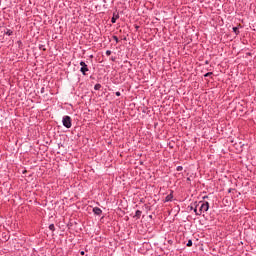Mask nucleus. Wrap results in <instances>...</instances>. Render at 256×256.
<instances>
[{"label": "nucleus", "instance_id": "11", "mask_svg": "<svg viewBox=\"0 0 256 256\" xmlns=\"http://www.w3.org/2000/svg\"><path fill=\"white\" fill-rule=\"evenodd\" d=\"M211 75H213V72H208L204 75V77H211Z\"/></svg>", "mask_w": 256, "mask_h": 256}, {"label": "nucleus", "instance_id": "3", "mask_svg": "<svg viewBox=\"0 0 256 256\" xmlns=\"http://www.w3.org/2000/svg\"><path fill=\"white\" fill-rule=\"evenodd\" d=\"M80 65H81L80 71H81V73H82L83 75H85V73H86L87 71H89V68L87 67V64H86L85 62H83V61L80 62Z\"/></svg>", "mask_w": 256, "mask_h": 256}, {"label": "nucleus", "instance_id": "14", "mask_svg": "<svg viewBox=\"0 0 256 256\" xmlns=\"http://www.w3.org/2000/svg\"><path fill=\"white\" fill-rule=\"evenodd\" d=\"M106 55H108V56L111 55V50H107Z\"/></svg>", "mask_w": 256, "mask_h": 256}, {"label": "nucleus", "instance_id": "13", "mask_svg": "<svg viewBox=\"0 0 256 256\" xmlns=\"http://www.w3.org/2000/svg\"><path fill=\"white\" fill-rule=\"evenodd\" d=\"M177 171H183V167L182 166H178L177 167Z\"/></svg>", "mask_w": 256, "mask_h": 256}, {"label": "nucleus", "instance_id": "17", "mask_svg": "<svg viewBox=\"0 0 256 256\" xmlns=\"http://www.w3.org/2000/svg\"><path fill=\"white\" fill-rule=\"evenodd\" d=\"M13 32H7V35H11Z\"/></svg>", "mask_w": 256, "mask_h": 256}, {"label": "nucleus", "instance_id": "4", "mask_svg": "<svg viewBox=\"0 0 256 256\" xmlns=\"http://www.w3.org/2000/svg\"><path fill=\"white\" fill-rule=\"evenodd\" d=\"M93 213H94L95 215H101V213H103V211H102L101 208H99V207H94V208H93Z\"/></svg>", "mask_w": 256, "mask_h": 256}, {"label": "nucleus", "instance_id": "7", "mask_svg": "<svg viewBox=\"0 0 256 256\" xmlns=\"http://www.w3.org/2000/svg\"><path fill=\"white\" fill-rule=\"evenodd\" d=\"M94 89H95V91H99V89H101V84H96L94 86Z\"/></svg>", "mask_w": 256, "mask_h": 256}, {"label": "nucleus", "instance_id": "1", "mask_svg": "<svg viewBox=\"0 0 256 256\" xmlns=\"http://www.w3.org/2000/svg\"><path fill=\"white\" fill-rule=\"evenodd\" d=\"M207 211H209V202H199L196 209H194L196 215H201Z\"/></svg>", "mask_w": 256, "mask_h": 256}, {"label": "nucleus", "instance_id": "2", "mask_svg": "<svg viewBox=\"0 0 256 256\" xmlns=\"http://www.w3.org/2000/svg\"><path fill=\"white\" fill-rule=\"evenodd\" d=\"M62 123L66 129H71L72 123L71 118L69 116H64L62 119Z\"/></svg>", "mask_w": 256, "mask_h": 256}, {"label": "nucleus", "instance_id": "16", "mask_svg": "<svg viewBox=\"0 0 256 256\" xmlns=\"http://www.w3.org/2000/svg\"><path fill=\"white\" fill-rule=\"evenodd\" d=\"M117 97L121 96V92H116Z\"/></svg>", "mask_w": 256, "mask_h": 256}, {"label": "nucleus", "instance_id": "15", "mask_svg": "<svg viewBox=\"0 0 256 256\" xmlns=\"http://www.w3.org/2000/svg\"><path fill=\"white\" fill-rule=\"evenodd\" d=\"M233 31H234V33H237L238 28H237V27H234V28H233Z\"/></svg>", "mask_w": 256, "mask_h": 256}, {"label": "nucleus", "instance_id": "6", "mask_svg": "<svg viewBox=\"0 0 256 256\" xmlns=\"http://www.w3.org/2000/svg\"><path fill=\"white\" fill-rule=\"evenodd\" d=\"M141 211L140 210H137L136 212H135V216L134 217H136V219H141Z\"/></svg>", "mask_w": 256, "mask_h": 256}, {"label": "nucleus", "instance_id": "9", "mask_svg": "<svg viewBox=\"0 0 256 256\" xmlns=\"http://www.w3.org/2000/svg\"><path fill=\"white\" fill-rule=\"evenodd\" d=\"M118 18H119L118 16H116V18H115V17H112L111 23H116V21H117Z\"/></svg>", "mask_w": 256, "mask_h": 256}, {"label": "nucleus", "instance_id": "8", "mask_svg": "<svg viewBox=\"0 0 256 256\" xmlns=\"http://www.w3.org/2000/svg\"><path fill=\"white\" fill-rule=\"evenodd\" d=\"M49 229L50 231H55V224H50Z\"/></svg>", "mask_w": 256, "mask_h": 256}, {"label": "nucleus", "instance_id": "10", "mask_svg": "<svg viewBox=\"0 0 256 256\" xmlns=\"http://www.w3.org/2000/svg\"><path fill=\"white\" fill-rule=\"evenodd\" d=\"M193 246V241L189 240L187 243V247H192Z\"/></svg>", "mask_w": 256, "mask_h": 256}, {"label": "nucleus", "instance_id": "5", "mask_svg": "<svg viewBox=\"0 0 256 256\" xmlns=\"http://www.w3.org/2000/svg\"><path fill=\"white\" fill-rule=\"evenodd\" d=\"M169 201H173V194H169V195L166 196L165 202L167 203Z\"/></svg>", "mask_w": 256, "mask_h": 256}, {"label": "nucleus", "instance_id": "18", "mask_svg": "<svg viewBox=\"0 0 256 256\" xmlns=\"http://www.w3.org/2000/svg\"><path fill=\"white\" fill-rule=\"evenodd\" d=\"M81 255H85V252H81Z\"/></svg>", "mask_w": 256, "mask_h": 256}, {"label": "nucleus", "instance_id": "12", "mask_svg": "<svg viewBox=\"0 0 256 256\" xmlns=\"http://www.w3.org/2000/svg\"><path fill=\"white\" fill-rule=\"evenodd\" d=\"M113 39L116 41V43H119V38H117V36H114Z\"/></svg>", "mask_w": 256, "mask_h": 256}]
</instances>
